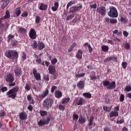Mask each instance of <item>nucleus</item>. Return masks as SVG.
Masks as SVG:
<instances>
[{
	"label": "nucleus",
	"mask_w": 131,
	"mask_h": 131,
	"mask_svg": "<svg viewBox=\"0 0 131 131\" xmlns=\"http://www.w3.org/2000/svg\"><path fill=\"white\" fill-rule=\"evenodd\" d=\"M5 56L8 59H11V60H16L18 59L19 55L18 52L15 50H8L5 52Z\"/></svg>",
	"instance_id": "nucleus-1"
},
{
	"label": "nucleus",
	"mask_w": 131,
	"mask_h": 131,
	"mask_svg": "<svg viewBox=\"0 0 131 131\" xmlns=\"http://www.w3.org/2000/svg\"><path fill=\"white\" fill-rule=\"evenodd\" d=\"M17 92H19V88L18 87H15L8 91L6 93V95L8 96V98L15 99V98H16V96H17V94H16V93H17Z\"/></svg>",
	"instance_id": "nucleus-2"
},
{
	"label": "nucleus",
	"mask_w": 131,
	"mask_h": 131,
	"mask_svg": "<svg viewBox=\"0 0 131 131\" xmlns=\"http://www.w3.org/2000/svg\"><path fill=\"white\" fill-rule=\"evenodd\" d=\"M108 16L111 18H117L118 17V12L116 8L111 7L110 8V12L108 13Z\"/></svg>",
	"instance_id": "nucleus-3"
},
{
	"label": "nucleus",
	"mask_w": 131,
	"mask_h": 131,
	"mask_svg": "<svg viewBox=\"0 0 131 131\" xmlns=\"http://www.w3.org/2000/svg\"><path fill=\"white\" fill-rule=\"evenodd\" d=\"M53 103H54V100H53L52 98H46L43 101L42 104H43V107H45V108H51Z\"/></svg>",
	"instance_id": "nucleus-4"
},
{
	"label": "nucleus",
	"mask_w": 131,
	"mask_h": 131,
	"mask_svg": "<svg viewBox=\"0 0 131 131\" xmlns=\"http://www.w3.org/2000/svg\"><path fill=\"white\" fill-rule=\"evenodd\" d=\"M116 83L115 81H113L111 83L108 81H104L103 82V85L104 86H107V90H112V89H115Z\"/></svg>",
	"instance_id": "nucleus-5"
},
{
	"label": "nucleus",
	"mask_w": 131,
	"mask_h": 131,
	"mask_svg": "<svg viewBox=\"0 0 131 131\" xmlns=\"http://www.w3.org/2000/svg\"><path fill=\"white\" fill-rule=\"evenodd\" d=\"M5 79L7 82H9V83H11V82H13L14 80L13 75L10 73H7L6 74L5 76Z\"/></svg>",
	"instance_id": "nucleus-6"
},
{
	"label": "nucleus",
	"mask_w": 131,
	"mask_h": 131,
	"mask_svg": "<svg viewBox=\"0 0 131 131\" xmlns=\"http://www.w3.org/2000/svg\"><path fill=\"white\" fill-rule=\"evenodd\" d=\"M50 121H51V118L48 117L46 120H40L38 122L37 124L39 126H42L45 124H49Z\"/></svg>",
	"instance_id": "nucleus-7"
},
{
	"label": "nucleus",
	"mask_w": 131,
	"mask_h": 131,
	"mask_svg": "<svg viewBox=\"0 0 131 131\" xmlns=\"http://www.w3.org/2000/svg\"><path fill=\"white\" fill-rule=\"evenodd\" d=\"M97 12L100 14L101 16H105L106 15V8L104 7H100L97 8Z\"/></svg>",
	"instance_id": "nucleus-8"
},
{
	"label": "nucleus",
	"mask_w": 131,
	"mask_h": 131,
	"mask_svg": "<svg viewBox=\"0 0 131 131\" xmlns=\"http://www.w3.org/2000/svg\"><path fill=\"white\" fill-rule=\"evenodd\" d=\"M29 37L31 39H35L36 38V32L33 29H31L29 32Z\"/></svg>",
	"instance_id": "nucleus-9"
},
{
	"label": "nucleus",
	"mask_w": 131,
	"mask_h": 131,
	"mask_svg": "<svg viewBox=\"0 0 131 131\" xmlns=\"http://www.w3.org/2000/svg\"><path fill=\"white\" fill-rule=\"evenodd\" d=\"M48 71L50 74L52 75L56 73V67L54 66L50 65L48 68Z\"/></svg>",
	"instance_id": "nucleus-10"
},
{
	"label": "nucleus",
	"mask_w": 131,
	"mask_h": 131,
	"mask_svg": "<svg viewBox=\"0 0 131 131\" xmlns=\"http://www.w3.org/2000/svg\"><path fill=\"white\" fill-rule=\"evenodd\" d=\"M33 74L36 79V80H40V74L39 73H37V71L34 69L33 70Z\"/></svg>",
	"instance_id": "nucleus-11"
},
{
	"label": "nucleus",
	"mask_w": 131,
	"mask_h": 131,
	"mask_svg": "<svg viewBox=\"0 0 131 131\" xmlns=\"http://www.w3.org/2000/svg\"><path fill=\"white\" fill-rule=\"evenodd\" d=\"M14 72L15 75L18 77H20L22 74V71L20 68H16V69L14 70Z\"/></svg>",
	"instance_id": "nucleus-12"
},
{
	"label": "nucleus",
	"mask_w": 131,
	"mask_h": 131,
	"mask_svg": "<svg viewBox=\"0 0 131 131\" xmlns=\"http://www.w3.org/2000/svg\"><path fill=\"white\" fill-rule=\"evenodd\" d=\"M82 51L79 50L76 54V58L78 60H81L82 59Z\"/></svg>",
	"instance_id": "nucleus-13"
},
{
	"label": "nucleus",
	"mask_w": 131,
	"mask_h": 131,
	"mask_svg": "<svg viewBox=\"0 0 131 131\" xmlns=\"http://www.w3.org/2000/svg\"><path fill=\"white\" fill-rule=\"evenodd\" d=\"M110 61L117 62V58L114 56H112L104 59V62H110Z\"/></svg>",
	"instance_id": "nucleus-14"
},
{
	"label": "nucleus",
	"mask_w": 131,
	"mask_h": 131,
	"mask_svg": "<svg viewBox=\"0 0 131 131\" xmlns=\"http://www.w3.org/2000/svg\"><path fill=\"white\" fill-rule=\"evenodd\" d=\"M78 89L79 90H82L84 88V82L83 81H80L77 84Z\"/></svg>",
	"instance_id": "nucleus-15"
},
{
	"label": "nucleus",
	"mask_w": 131,
	"mask_h": 131,
	"mask_svg": "<svg viewBox=\"0 0 131 131\" xmlns=\"http://www.w3.org/2000/svg\"><path fill=\"white\" fill-rule=\"evenodd\" d=\"M39 9L41 11H46L48 9V6L43 3H40Z\"/></svg>",
	"instance_id": "nucleus-16"
},
{
	"label": "nucleus",
	"mask_w": 131,
	"mask_h": 131,
	"mask_svg": "<svg viewBox=\"0 0 131 131\" xmlns=\"http://www.w3.org/2000/svg\"><path fill=\"white\" fill-rule=\"evenodd\" d=\"M110 118H112V117H117L118 116V112L113 111L108 114Z\"/></svg>",
	"instance_id": "nucleus-17"
},
{
	"label": "nucleus",
	"mask_w": 131,
	"mask_h": 131,
	"mask_svg": "<svg viewBox=\"0 0 131 131\" xmlns=\"http://www.w3.org/2000/svg\"><path fill=\"white\" fill-rule=\"evenodd\" d=\"M46 48V46L45 45V43L42 42H38V49L39 50V51H41V50H43Z\"/></svg>",
	"instance_id": "nucleus-18"
},
{
	"label": "nucleus",
	"mask_w": 131,
	"mask_h": 131,
	"mask_svg": "<svg viewBox=\"0 0 131 131\" xmlns=\"http://www.w3.org/2000/svg\"><path fill=\"white\" fill-rule=\"evenodd\" d=\"M59 8V3L58 2H55L54 4V6H53L51 8L53 12H56L58 10Z\"/></svg>",
	"instance_id": "nucleus-19"
},
{
	"label": "nucleus",
	"mask_w": 131,
	"mask_h": 131,
	"mask_svg": "<svg viewBox=\"0 0 131 131\" xmlns=\"http://www.w3.org/2000/svg\"><path fill=\"white\" fill-rule=\"evenodd\" d=\"M49 95V89L46 88V90L43 92L42 95L40 96V98H46Z\"/></svg>",
	"instance_id": "nucleus-20"
},
{
	"label": "nucleus",
	"mask_w": 131,
	"mask_h": 131,
	"mask_svg": "<svg viewBox=\"0 0 131 131\" xmlns=\"http://www.w3.org/2000/svg\"><path fill=\"white\" fill-rule=\"evenodd\" d=\"M19 118L21 120H25V119H26L27 118V116H26V114L24 113H21L19 114Z\"/></svg>",
	"instance_id": "nucleus-21"
},
{
	"label": "nucleus",
	"mask_w": 131,
	"mask_h": 131,
	"mask_svg": "<svg viewBox=\"0 0 131 131\" xmlns=\"http://www.w3.org/2000/svg\"><path fill=\"white\" fill-rule=\"evenodd\" d=\"M84 102V99L80 98L78 102L76 103V105H77L78 106H80V105H82V104H83Z\"/></svg>",
	"instance_id": "nucleus-22"
},
{
	"label": "nucleus",
	"mask_w": 131,
	"mask_h": 131,
	"mask_svg": "<svg viewBox=\"0 0 131 131\" xmlns=\"http://www.w3.org/2000/svg\"><path fill=\"white\" fill-rule=\"evenodd\" d=\"M15 14L16 15V16H19L20 14H21V8L20 7L17 8L15 11Z\"/></svg>",
	"instance_id": "nucleus-23"
},
{
	"label": "nucleus",
	"mask_w": 131,
	"mask_h": 131,
	"mask_svg": "<svg viewBox=\"0 0 131 131\" xmlns=\"http://www.w3.org/2000/svg\"><path fill=\"white\" fill-rule=\"evenodd\" d=\"M83 96V97L87 98V99H91V98H92V94L90 93H84Z\"/></svg>",
	"instance_id": "nucleus-24"
},
{
	"label": "nucleus",
	"mask_w": 131,
	"mask_h": 131,
	"mask_svg": "<svg viewBox=\"0 0 131 131\" xmlns=\"http://www.w3.org/2000/svg\"><path fill=\"white\" fill-rule=\"evenodd\" d=\"M79 122L81 124H83L85 122V118L81 117L79 119Z\"/></svg>",
	"instance_id": "nucleus-25"
},
{
	"label": "nucleus",
	"mask_w": 131,
	"mask_h": 131,
	"mask_svg": "<svg viewBox=\"0 0 131 131\" xmlns=\"http://www.w3.org/2000/svg\"><path fill=\"white\" fill-rule=\"evenodd\" d=\"M76 1H71L67 5V9H69L70 7H71L72 5H75Z\"/></svg>",
	"instance_id": "nucleus-26"
},
{
	"label": "nucleus",
	"mask_w": 131,
	"mask_h": 131,
	"mask_svg": "<svg viewBox=\"0 0 131 131\" xmlns=\"http://www.w3.org/2000/svg\"><path fill=\"white\" fill-rule=\"evenodd\" d=\"M26 31L27 30L22 27L19 28L18 30V32L21 34L26 33Z\"/></svg>",
	"instance_id": "nucleus-27"
},
{
	"label": "nucleus",
	"mask_w": 131,
	"mask_h": 131,
	"mask_svg": "<svg viewBox=\"0 0 131 131\" xmlns=\"http://www.w3.org/2000/svg\"><path fill=\"white\" fill-rule=\"evenodd\" d=\"M85 75V73H82V74H75V77L76 78H79L80 77H83Z\"/></svg>",
	"instance_id": "nucleus-28"
},
{
	"label": "nucleus",
	"mask_w": 131,
	"mask_h": 131,
	"mask_svg": "<svg viewBox=\"0 0 131 131\" xmlns=\"http://www.w3.org/2000/svg\"><path fill=\"white\" fill-rule=\"evenodd\" d=\"M55 97L56 98H61L62 97V92L60 91H56L55 93Z\"/></svg>",
	"instance_id": "nucleus-29"
},
{
	"label": "nucleus",
	"mask_w": 131,
	"mask_h": 131,
	"mask_svg": "<svg viewBox=\"0 0 131 131\" xmlns=\"http://www.w3.org/2000/svg\"><path fill=\"white\" fill-rule=\"evenodd\" d=\"M69 101H70V98L69 97L64 98L62 99V104H66V103H68Z\"/></svg>",
	"instance_id": "nucleus-30"
},
{
	"label": "nucleus",
	"mask_w": 131,
	"mask_h": 131,
	"mask_svg": "<svg viewBox=\"0 0 131 131\" xmlns=\"http://www.w3.org/2000/svg\"><path fill=\"white\" fill-rule=\"evenodd\" d=\"M48 115V113L46 111H40V115L41 116H46Z\"/></svg>",
	"instance_id": "nucleus-31"
},
{
	"label": "nucleus",
	"mask_w": 131,
	"mask_h": 131,
	"mask_svg": "<svg viewBox=\"0 0 131 131\" xmlns=\"http://www.w3.org/2000/svg\"><path fill=\"white\" fill-rule=\"evenodd\" d=\"M101 49L103 52H107L109 50V47L107 46H102Z\"/></svg>",
	"instance_id": "nucleus-32"
},
{
	"label": "nucleus",
	"mask_w": 131,
	"mask_h": 131,
	"mask_svg": "<svg viewBox=\"0 0 131 131\" xmlns=\"http://www.w3.org/2000/svg\"><path fill=\"white\" fill-rule=\"evenodd\" d=\"M110 23H111V24H116V23H117V19L115 18L110 19Z\"/></svg>",
	"instance_id": "nucleus-33"
},
{
	"label": "nucleus",
	"mask_w": 131,
	"mask_h": 131,
	"mask_svg": "<svg viewBox=\"0 0 131 131\" xmlns=\"http://www.w3.org/2000/svg\"><path fill=\"white\" fill-rule=\"evenodd\" d=\"M74 17V14H70V15H68L67 17L66 20L67 21H68L70 20V19H73Z\"/></svg>",
	"instance_id": "nucleus-34"
},
{
	"label": "nucleus",
	"mask_w": 131,
	"mask_h": 131,
	"mask_svg": "<svg viewBox=\"0 0 131 131\" xmlns=\"http://www.w3.org/2000/svg\"><path fill=\"white\" fill-rule=\"evenodd\" d=\"M123 46H124L125 48H126V50H129L130 49V46L129 45V43L125 42L123 43Z\"/></svg>",
	"instance_id": "nucleus-35"
},
{
	"label": "nucleus",
	"mask_w": 131,
	"mask_h": 131,
	"mask_svg": "<svg viewBox=\"0 0 131 131\" xmlns=\"http://www.w3.org/2000/svg\"><path fill=\"white\" fill-rule=\"evenodd\" d=\"M32 47L33 48V49H37L38 45H37V43L35 41H33Z\"/></svg>",
	"instance_id": "nucleus-36"
},
{
	"label": "nucleus",
	"mask_w": 131,
	"mask_h": 131,
	"mask_svg": "<svg viewBox=\"0 0 131 131\" xmlns=\"http://www.w3.org/2000/svg\"><path fill=\"white\" fill-rule=\"evenodd\" d=\"M51 62L52 65H55V64H56L57 62H58V59H57V58H54L51 60Z\"/></svg>",
	"instance_id": "nucleus-37"
},
{
	"label": "nucleus",
	"mask_w": 131,
	"mask_h": 131,
	"mask_svg": "<svg viewBox=\"0 0 131 131\" xmlns=\"http://www.w3.org/2000/svg\"><path fill=\"white\" fill-rule=\"evenodd\" d=\"M8 5H9V1L7 0L5 1L3 5H2V9H5V8H6Z\"/></svg>",
	"instance_id": "nucleus-38"
},
{
	"label": "nucleus",
	"mask_w": 131,
	"mask_h": 131,
	"mask_svg": "<svg viewBox=\"0 0 131 131\" xmlns=\"http://www.w3.org/2000/svg\"><path fill=\"white\" fill-rule=\"evenodd\" d=\"M73 120H74V121H77V120H78V115H77V114H73Z\"/></svg>",
	"instance_id": "nucleus-39"
},
{
	"label": "nucleus",
	"mask_w": 131,
	"mask_h": 131,
	"mask_svg": "<svg viewBox=\"0 0 131 131\" xmlns=\"http://www.w3.org/2000/svg\"><path fill=\"white\" fill-rule=\"evenodd\" d=\"M39 22H40V17L39 16H36L35 19V23H36V24H38Z\"/></svg>",
	"instance_id": "nucleus-40"
},
{
	"label": "nucleus",
	"mask_w": 131,
	"mask_h": 131,
	"mask_svg": "<svg viewBox=\"0 0 131 131\" xmlns=\"http://www.w3.org/2000/svg\"><path fill=\"white\" fill-rule=\"evenodd\" d=\"M58 109L61 111H64L65 110V106L62 104L59 105Z\"/></svg>",
	"instance_id": "nucleus-41"
},
{
	"label": "nucleus",
	"mask_w": 131,
	"mask_h": 131,
	"mask_svg": "<svg viewBox=\"0 0 131 131\" xmlns=\"http://www.w3.org/2000/svg\"><path fill=\"white\" fill-rule=\"evenodd\" d=\"M4 18V19H8V18H10V12L8 11H6V14Z\"/></svg>",
	"instance_id": "nucleus-42"
},
{
	"label": "nucleus",
	"mask_w": 131,
	"mask_h": 131,
	"mask_svg": "<svg viewBox=\"0 0 131 131\" xmlns=\"http://www.w3.org/2000/svg\"><path fill=\"white\" fill-rule=\"evenodd\" d=\"M125 91H126V92H130L131 85H126L125 88Z\"/></svg>",
	"instance_id": "nucleus-43"
},
{
	"label": "nucleus",
	"mask_w": 131,
	"mask_h": 131,
	"mask_svg": "<svg viewBox=\"0 0 131 131\" xmlns=\"http://www.w3.org/2000/svg\"><path fill=\"white\" fill-rule=\"evenodd\" d=\"M70 12L71 13H75L76 12V8L75 7H72L70 8Z\"/></svg>",
	"instance_id": "nucleus-44"
},
{
	"label": "nucleus",
	"mask_w": 131,
	"mask_h": 131,
	"mask_svg": "<svg viewBox=\"0 0 131 131\" xmlns=\"http://www.w3.org/2000/svg\"><path fill=\"white\" fill-rule=\"evenodd\" d=\"M122 67L123 68V69H126V67H127V62H123L122 63Z\"/></svg>",
	"instance_id": "nucleus-45"
},
{
	"label": "nucleus",
	"mask_w": 131,
	"mask_h": 131,
	"mask_svg": "<svg viewBox=\"0 0 131 131\" xmlns=\"http://www.w3.org/2000/svg\"><path fill=\"white\" fill-rule=\"evenodd\" d=\"M119 100L120 102H123V101H124V95L123 94L120 95Z\"/></svg>",
	"instance_id": "nucleus-46"
},
{
	"label": "nucleus",
	"mask_w": 131,
	"mask_h": 131,
	"mask_svg": "<svg viewBox=\"0 0 131 131\" xmlns=\"http://www.w3.org/2000/svg\"><path fill=\"white\" fill-rule=\"evenodd\" d=\"M94 120V117H91L89 120V126H91L93 124V121Z\"/></svg>",
	"instance_id": "nucleus-47"
},
{
	"label": "nucleus",
	"mask_w": 131,
	"mask_h": 131,
	"mask_svg": "<svg viewBox=\"0 0 131 131\" xmlns=\"http://www.w3.org/2000/svg\"><path fill=\"white\" fill-rule=\"evenodd\" d=\"M76 11L77 12V11H80L82 9V5H80L79 6H76Z\"/></svg>",
	"instance_id": "nucleus-48"
},
{
	"label": "nucleus",
	"mask_w": 131,
	"mask_h": 131,
	"mask_svg": "<svg viewBox=\"0 0 131 131\" xmlns=\"http://www.w3.org/2000/svg\"><path fill=\"white\" fill-rule=\"evenodd\" d=\"M76 11L77 12V11H80L82 9V5H80L79 6H76Z\"/></svg>",
	"instance_id": "nucleus-49"
},
{
	"label": "nucleus",
	"mask_w": 131,
	"mask_h": 131,
	"mask_svg": "<svg viewBox=\"0 0 131 131\" xmlns=\"http://www.w3.org/2000/svg\"><path fill=\"white\" fill-rule=\"evenodd\" d=\"M25 90L27 91H29V90H30V85L29 83L26 84Z\"/></svg>",
	"instance_id": "nucleus-50"
},
{
	"label": "nucleus",
	"mask_w": 131,
	"mask_h": 131,
	"mask_svg": "<svg viewBox=\"0 0 131 131\" xmlns=\"http://www.w3.org/2000/svg\"><path fill=\"white\" fill-rule=\"evenodd\" d=\"M123 34L125 37H127L128 36V32L126 31H124L123 32Z\"/></svg>",
	"instance_id": "nucleus-51"
},
{
	"label": "nucleus",
	"mask_w": 131,
	"mask_h": 131,
	"mask_svg": "<svg viewBox=\"0 0 131 131\" xmlns=\"http://www.w3.org/2000/svg\"><path fill=\"white\" fill-rule=\"evenodd\" d=\"M43 79L44 80H46V81H49V80H50V79L49 78V76L48 75L43 76Z\"/></svg>",
	"instance_id": "nucleus-52"
},
{
	"label": "nucleus",
	"mask_w": 131,
	"mask_h": 131,
	"mask_svg": "<svg viewBox=\"0 0 131 131\" xmlns=\"http://www.w3.org/2000/svg\"><path fill=\"white\" fill-rule=\"evenodd\" d=\"M14 38V35H9L8 36V40H12Z\"/></svg>",
	"instance_id": "nucleus-53"
},
{
	"label": "nucleus",
	"mask_w": 131,
	"mask_h": 131,
	"mask_svg": "<svg viewBox=\"0 0 131 131\" xmlns=\"http://www.w3.org/2000/svg\"><path fill=\"white\" fill-rule=\"evenodd\" d=\"M56 90H57V86H53L51 88V93H54Z\"/></svg>",
	"instance_id": "nucleus-54"
},
{
	"label": "nucleus",
	"mask_w": 131,
	"mask_h": 131,
	"mask_svg": "<svg viewBox=\"0 0 131 131\" xmlns=\"http://www.w3.org/2000/svg\"><path fill=\"white\" fill-rule=\"evenodd\" d=\"M28 16V13L27 12H24L21 14V17H27Z\"/></svg>",
	"instance_id": "nucleus-55"
},
{
	"label": "nucleus",
	"mask_w": 131,
	"mask_h": 131,
	"mask_svg": "<svg viewBox=\"0 0 131 131\" xmlns=\"http://www.w3.org/2000/svg\"><path fill=\"white\" fill-rule=\"evenodd\" d=\"M91 9H96L97 8V4H94L90 6Z\"/></svg>",
	"instance_id": "nucleus-56"
},
{
	"label": "nucleus",
	"mask_w": 131,
	"mask_h": 131,
	"mask_svg": "<svg viewBox=\"0 0 131 131\" xmlns=\"http://www.w3.org/2000/svg\"><path fill=\"white\" fill-rule=\"evenodd\" d=\"M90 77L91 78V80H93V81L96 80V79H97V77L96 76H90Z\"/></svg>",
	"instance_id": "nucleus-57"
},
{
	"label": "nucleus",
	"mask_w": 131,
	"mask_h": 131,
	"mask_svg": "<svg viewBox=\"0 0 131 131\" xmlns=\"http://www.w3.org/2000/svg\"><path fill=\"white\" fill-rule=\"evenodd\" d=\"M28 110H29V111H32V110H33V107L32 106V105H29L28 106Z\"/></svg>",
	"instance_id": "nucleus-58"
},
{
	"label": "nucleus",
	"mask_w": 131,
	"mask_h": 131,
	"mask_svg": "<svg viewBox=\"0 0 131 131\" xmlns=\"http://www.w3.org/2000/svg\"><path fill=\"white\" fill-rule=\"evenodd\" d=\"M2 92H7L8 91V88L7 87H3L1 89Z\"/></svg>",
	"instance_id": "nucleus-59"
},
{
	"label": "nucleus",
	"mask_w": 131,
	"mask_h": 131,
	"mask_svg": "<svg viewBox=\"0 0 131 131\" xmlns=\"http://www.w3.org/2000/svg\"><path fill=\"white\" fill-rule=\"evenodd\" d=\"M123 122H124V120H123V119H121L119 121H117V123L119 124H121V123H123Z\"/></svg>",
	"instance_id": "nucleus-60"
},
{
	"label": "nucleus",
	"mask_w": 131,
	"mask_h": 131,
	"mask_svg": "<svg viewBox=\"0 0 131 131\" xmlns=\"http://www.w3.org/2000/svg\"><path fill=\"white\" fill-rule=\"evenodd\" d=\"M121 22H123L124 23H125V22H126V18L124 17H121Z\"/></svg>",
	"instance_id": "nucleus-61"
},
{
	"label": "nucleus",
	"mask_w": 131,
	"mask_h": 131,
	"mask_svg": "<svg viewBox=\"0 0 131 131\" xmlns=\"http://www.w3.org/2000/svg\"><path fill=\"white\" fill-rule=\"evenodd\" d=\"M22 54V58L23 60H25L26 59V54L24 52H23Z\"/></svg>",
	"instance_id": "nucleus-62"
},
{
	"label": "nucleus",
	"mask_w": 131,
	"mask_h": 131,
	"mask_svg": "<svg viewBox=\"0 0 131 131\" xmlns=\"http://www.w3.org/2000/svg\"><path fill=\"white\" fill-rule=\"evenodd\" d=\"M5 115H6V114L5 113V112H4V111H0V116H5Z\"/></svg>",
	"instance_id": "nucleus-63"
},
{
	"label": "nucleus",
	"mask_w": 131,
	"mask_h": 131,
	"mask_svg": "<svg viewBox=\"0 0 131 131\" xmlns=\"http://www.w3.org/2000/svg\"><path fill=\"white\" fill-rule=\"evenodd\" d=\"M36 63H38V64H40V63H41V59H40L39 58H37L36 60Z\"/></svg>",
	"instance_id": "nucleus-64"
}]
</instances>
